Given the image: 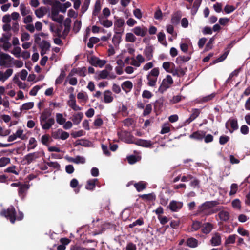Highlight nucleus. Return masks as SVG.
Listing matches in <instances>:
<instances>
[{"label":"nucleus","instance_id":"obj_1","mask_svg":"<svg viewBox=\"0 0 250 250\" xmlns=\"http://www.w3.org/2000/svg\"><path fill=\"white\" fill-rule=\"evenodd\" d=\"M71 20L70 18H67L63 24H59L56 26L55 28L51 25L50 31L55 33L54 36L62 38L65 39L68 35L71 27Z\"/></svg>","mask_w":250,"mask_h":250},{"label":"nucleus","instance_id":"obj_2","mask_svg":"<svg viewBox=\"0 0 250 250\" xmlns=\"http://www.w3.org/2000/svg\"><path fill=\"white\" fill-rule=\"evenodd\" d=\"M219 204L218 201H206L198 207V213L206 215L211 214L209 209L216 206Z\"/></svg>","mask_w":250,"mask_h":250},{"label":"nucleus","instance_id":"obj_3","mask_svg":"<svg viewBox=\"0 0 250 250\" xmlns=\"http://www.w3.org/2000/svg\"><path fill=\"white\" fill-rule=\"evenodd\" d=\"M0 214L9 219L10 222L12 224H14L16 220V211L13 206H10L6 209H2Z\"/></svg>","mask_w":250,"mask_h":250},{"label":"nucleus","instance_id":"obj_4","mask_svg":"<svg viewBox=\"0 0 250 250\" xmlns=\"http://www.w3.org/2000/svg\"><path fill=\"white\" fill-rule=\"evenodd\" d=\"M173 81L170 75H167L166 78L163 80L162 82L158 88V91L163 94L167 89L173 84Z\"/></svg>","mask_w":250,"mask_h":250},{"label":"nucleus","instance_id":"obj_5","mask_svg":"<svg viewBox=\"0 0 250 250\" xmlns=\"http://www.w3.org/2000/svg\"><path fill=\"white\" fill-rule=\"evenodd\" d=\"M44 155V152L43 151L30 153L24 156L23 160H26L27 161V164L29 165L35 159L39 158Z\"/></svg>","mask_w":250,"mask_h":250},{"label":"nucleus","instance_id":"obj_6","mask_svg":"<svg viewBox=\"0 0 250 250\" xmlns=\"http://www.w3.org/2000/svg\"><path fill=\"white\" fill-rule=\"evenodd\" d=\"M226 129L232 133L234 130L238 129V125L236 119H229L225 125Z\"/></svg>","mask_w":250,"mask_h":250},{"label":"nucleus","instance_id":"obj_7","mask_svg":"<svg viewBox=\"0 0 250 250\" xmlns=\"http://www.w3.org/2000/svg\"><path fill=\"white\" fill-rule=\"evenodd\" d=\"M120 136L125 143L128 144H134L135 138L130 132L125 130L121 132Z\"/></svg>","mask_w":250,"mask_h":250},{"label":"nucleus","instance_id":"obj_8","mask_svg":"<svg viewBox=\"0 0 250 250\" xmlns=\"http://www.w3.org/2000/svg\"><path fill=\"white\" fill-rule=\"evenodd\" d=\"M90 64L95 67L99 66L101 68L104 66L106 63V61L104 60H100L97 57L92 56L90 59Z\"/></svg>","mask_w":250,"mask_h":250},{"label":"nucleus","instance_id":"obj_9","mask_svg":"<svg viewBox=\"0 0 250 250\" xmlns=\"http://www.w3.org/2000/svg\"><path fill=\"white\" fill-rule=\"evenodd\" d=\"M183 205V203L181 202L172 200L170 202L168 207L172 211L176 212L182 208Z\"/></svg>","mask_w":250,"mask_h":250},{"label":"nucleus","instance_id":"obj_10","mask_svg":"<svg viewBox=\"0 0 250 250\" xmlns=\"http://www.w3.org/2000/svg\"><path fill=\"white\" fill-rule=\"evenodd\" d=\"M200 113V111L199 109L197 108L192 109V114L190 115V117L185 121L184 125H187L189 124L199 116Z\"/></svg>","mask_w":250,"mask_h":250},{"label":"nucleus","instance_id":"obj_11","mask_svg":"<svg viewBox=\"0 0 250 250\" xmlns=\"http://www.w3.org/2000/svg\"><path fill=\"white\" fill-rule=\"evenodd\" d=\"M134 144L137 146L145 147H152L153 143L150 140H143L141 139H137L136 141L134 142Z\"/></svg>","mask_w":250,"mask_h":250},{"label":"nucleus","instance_id":"obj_12","mask_svg":"<svg viewBox=\"0 0 250 250\" xmlns=\"http://www.w3.org/2000/svg\"><path fill=\"white\" fill-rule=\"evenodd\" d=\"M86 243H93V247L87 248L83 247H80L77 245L72 246L71 247L70 250H94L95 248L97 247V242L95 240H87Z\"/></svg>","mask_w":250,"mask_h":250},{"label":"nucleus","instance_id":"obj_13","mask_svg":"<svg viewBox=\"0 0 250 250\" xmlns=\"http://www.w3.org/2000/svg\"><path fill=\"white\" fill-rule=\"evenodd\" d=\"M206 132L202 130L194 132L190 135V138L195 140H202L205 137Z\"/></svg>","mask_w":250,"mask_h":250},{"label":"nucleus","instance_id":"obj_14","mask_svg":"<svg viewBox=\"0 0 250 250\" xmlns=\"http://www.w3.org/2000/svg\"><path fill=\"white\" fill-rule=\"evenodd\" d=\"M55 120L53 118H50L46 121L40 123L42 128L44 130H48L54 124Z\"/></svg>","mask_w":250,"mask_h":250},{"label":"nucleus","instance_id":"obj_15","mask_svg":"<svg viewBox=\"0 0 250 250\" xmlns=\"http://www.w3.org/2000/svg\"><path fill=\"white\" fill-rule=\"evenodd\" d=\"M13 58L8 54L2 53L0 54V66H5L6 61L11 62Z\"/></svg>","mask_w":250,"mask_h":250},{"label":"nucleus","instance_id":"obj_16","mask_svg":"<svg viewBox=\"0 0 250 250\" xmlns=\"http://www.w3.org/2000/svg\"><path fill=\"white\" fill-rule=\"evenodd\" d=\"M100 23L105 27H110L112 25V21L107 19V17H98Z\"/></svg>","mask_w":250,"mask_h":250},{"label":"nucleus","instance_id":"obj_17","mask_svg":"<svg viewBox=\"0 0 250 250\" xmlns=\"http://www.w3.org/2000/svg\"><path fill=\"white\" fill-rule=\"evenodd\" d=\"M201 228L202 232L204 234H208L213 229V225L210 223H205L202 224Z\"/></svg>","mask_w":250,"mask_h":250},{"label":"nucleus","instance_id":"obj_18","mask_svg":"<svg viewBox=\"0 0 250 250\" xmlns=\"http://www.w3.org/2000/svg\"><path fill=\"white\" fill-rule=\"evenodd\" d=\"M112 92L109 90H105L104 93V101L105 103H110L114 99Z\"/></svg>","mask_w":250,"mask_h":250},{"label":"nucleus","instance_id":"obj_19","mask_svg":"<svg viewBox=\"0 0 250 250\" xmlns=\"http://www.w3.org/2000/svg\"><path fill=\"white\" fill-rule=\"evenodd\" d=\"M12 73L13 69H7L5 73L0 71V81L4 82L12 75Z\"/></svg>","mask_w":250,"mask_h":250},{"label":"nucleus","instance_id":"obj_20","mask_svg":"<svg viewBox=\"0 0 250 250\" xmlns=\"http://www.w3.org/2000/svg\"><path fill=\"white\" fill-rule=\"evenodd\" d=\"M91 145V142L86 139H79L74 143L75 146L80 145L84 147H89Z\"/></svg>","mask_w":250,"mask_h":250},{"label":"nucleus","instance_id":"obj_21","mask_svg":"<svg viewBox=\"0 0 250 250\" xmlns=\"http://www.w3.org/2000/svg\"><path fill=\"white\" fill-rule=\"evenodd\" d=\"M83 117V114L82 112H78L75 113L73 116V118L72 119L74 125H78L80 123Z\"/></svg>","mask_w":250,"mask_h":250},{"label":"nucleus","instance_id":"obj_22","mask_svg":"<svg viewBox=\"0 0 250 250\" xmlns=\"http://www.w3.org/2000/svg\"><path fill=\"white\" fill-rule=\"evenodd\" d=\"M133 32L137 36L144 37L146 34L147 29L142 28L140 27L137 26L133 29Z\"/></svg>","mask_w":250,"mask_h":250},{"label":"nucleus","instance_id":"obj_23","mask_svg":"<svg viewBox=\"0 0 250 250\" xmlns=\"http://www.w3.org/2000/svg\"><path fill=\"white\" fill-rule=\"evenodd\" d=\"M51 112L49 110L45 109L41 114V116L40 117V123H42L43 122L46 121L49 118V117L51 116Z\"/></svg>","mask_w":250,"mask_h":250},{"label":"nucleus","instance_id":"obj_24","mask_svg":"<svg viewBox=\"0 0 250 250\" xmlns=\"http://www.w3.org/2000/svg\"><path fill=\"white\" fill-rule=\"evenodd\" d=\"M139 197L142 200L148 201H153L156 199V195L154 193H151L147 194L139 195Z\"/></svg>","mask_w":250,"mask_h":250},{"label":"nucleus","instance_id":"obj_25","mask_svg":"<svg viewBox=\"0 0 250 250\" xmlns=\"http://www.w3.org/2000/svg\"><path fill=\"white\" fill-rule=\"evenodd\" d=\"M153 47L152 46H149L144 50V53L148 60H150L153 57Z\"/></svg>","mask_w":250,"mask_h":250},{"label":"nucleus","instance_id":"obj_26","mask_svg":"<svg viewBox=\"0 0 250 250\" xmlns=\"http://www.w3.org/2000/svg\"><path fill=\"white\" fill-rule=\"evenodd\" d=\"M58 2H59V1L55 0L51 5V16H59V4H58Z\"/></svg>","mask_w":250,"mask_h":250},{"label":"nucleus","instance_id":"obj_27","mask_svg":"<svg viewBox=\"0 0 250 250\" xmlns=\"http://www.w3.org/2000/svg\"><path fill=\"white\" fill-rule=\"evenodd\" d=\"M211 243L213 246H218L221 244V236L218 233H216L212 237Z\"/></svg>","mask_w":250,"mask_h":250},{"label":"nucleus","instance_id":"obj_28","mask_svg":"<svg viewBox=\"0 0 250 250\" xmlns=\"http://www.w3.org/2000/svg\"><path fill=\"white\" fill-rule=\"evenodd\" d=\"M191 57L190 56H179L176 58L175 62L178 64L182 65L183 63L189 61Z\"/></svg>","mask_w":250,"mask_h":250},{"label":"nucleus","instance_id":"obj_29","mask_svg":"<svg viewBox=\"0 0 250 250\" xmlns=\"http://www.w3.org/2000/svg\"><path fill=\"white\" fill-rule=\"evenodd\" d=\"M101 10L100 0H96L92 12V16H97Z\"/></svg>","mask_w":250,"mask_h":250},{"label":"nucleus","instance_id":"obj_30","mask_svg":"<svg viewBox=\"0 0 250 250\" xmlns=\"http://www.w3.org/2000/svg\"><path fill=\"white\" fill-rule=\"evenodd\" d=\"M49 11V8L46 7H41L35 11L36 16H44Z\"/></svg>","mask_w":250,"mask_h":250},{"label":"nucleus","instance_id":"obj_31","mask_svg":"<svg viewBox=\"0 0 250 250\" xmlns=\"http://www.w3.org/2000/svg\"><path fill=\"white\" fill-rule=\"evenodd\" d=\"M146 183L144 181H140L134 184V186L138 192H141L146 189Z\"/></svg>","mask_w":250,"mask_h":250},{"label":"nucleus","instance_id":"obj_32","mask_svg":"<svg viewBox=\"0 0 250 250\" xmlns=\"http://www.w3.org/2000/svg\"><path fill=\"white\" fill-rule=\"evenodd\" d=\"M218 216L221 221L226 222L229 220L230 215L229 212L222 210L219 212Z\"/></svg>","mask_w":250,"mask_h":250},{"label":"nucleus","instance_id":"obj_33","mask_svg":"<svg viewBox=\"0 0 250 250\" xmlns=\"http://www.w3.org/2000/svg\"><path fill=\"white\" fill-rule=\"evenodd\" d=\"M122 89L125 91L128 92L130 91L133 87V84L131 81H126L124 82L122 84Z\"/></svg>","mask_w":250,"mask_h":250},{"label":"nucleus","instance_id":"obj_34","mask_svg":"<svg viewBox=\"0 0 250 250\" xmlns=\"http://www.w3.org/2000/svg\"><path fill=\"white\" fill-rule=\"evenodd\" d=\"M97 181V179H94L87 181V184L85 186L86 189L93 190L95 188L96 182Z\"/></svg>","mask_w":250,"mask_h":250},{"label":"nucleus","instance_id":"obj_35","mask_svg":"<svg viewBox=\"0 0 250 250\" xmlns=\"http://www.w3.org/2000/svg\"><path fill=\"white\" fill-rule=\"evenodd\" d=\"M29 187L28 185L25 184H22L21 185L19 188L18 194L20 196H23Z\"/></svg>","mask_w":250,"mask_h":250},{"label":"nucleus","instance_id":"obj_36","mask_svg":"<svg viewBox=\"0 0 250 250\" xmlns=\"http://www.w3.org/2000/svg\"><path fill=\"white\" fill-rule=\"evenodd\" d=\"M146 78L148 80L147 85L151 87H154L156 85L157 78L147 75Z\"/></svg>","mask_w":250,"mask_h":250},{"label":"nucleus","instance_id":"obj_37","mask_svg":"<svg viewBox=\"0 0 250 250\" xmlns=\"http://www.w3.org/2000/svg\"><path fill=\"white\" fill-rule=\"evenodd\" d=\"M86 69L85 67L79 68L72 69V72H74L75 74H78L80 76L84 77L85 76V72Z\"/></svg>","mask_w":250,"mask_h":250},{"label":"nucleus","instance_id":"obj_38","mask_svg":"<svg viewBox=\"0 0 250 250\" xmlns=\"http://www.w3.org/2000/svg\"><path fill=\"white\" fill-rule=\"evenodd\" d=\"M121 40V32H116L115 35H114L112 38V42L114 45L116 46L119 45Z\"/></svg>","mask_w":250,"mask_h":250},{"label":"nucleus","instance_id":"obj_39","mask_svg":"<svg viewBox=\"0 0 250 250\" xmlns=\"http://www.w3.org/2000/svg\"><path fill=\"white\" fill-rule=\"evenodd\" d=\"M187 244L191 248H195L198 245V240L194 238H188L187 241Z\"/></svg>","mask_w":250,"mask_h":250},{"label":"nucleus","instance_id":"obj_40","mask_svg":"<svg viewBox=\"0 0 250 250\" xmlns=\"http://www.w3.org/2000/svg\"><path fill=\"white\" fill-rule=\"evenodd\" d=\"M229 52V50H226L225 52L221 56L214 60L212 63L215 64L216 63L223 61L224 60H225Z\"/></svg>","mask_w":250,"mask_h":250},{"label":"nucleus","instance_id":"obj_41","mask_svg":"<svg viewBox=\"0 0 250 250\" xmlns=\"http://www.w3.org/2000/svg\"><path fill=\"white\" fill-rule=\"evenodd\" d=\"M229 52V50H226L225 52L221 56L214 60L212 63L215 64L216 63L223 61L224 60H225Z\"/></svg>","mask_w":250,"mask_h":250},{"label":"nucleus","instance_id":"obj_42","mask_svg":"<svg viewBox=\"0 0 250 250\" xmlns=\"http://www.w3.org/2000/svg\"><path fill=\"white\" fill-rule=\"evenodd\" d=\"M163 102L164 100L163 98H160L157 100L154 104V109L155 110H160L163 106Z\"/></svg>","mask_w":250,"mask_h":250},{"label":"nucleus","instance_id":"obj_43","mask_svg":"<svg viewBox=\"0 0 250 250\" xmlns=\"http://www.w3.org/2000/svg\"><path fill=\"white\" fill-rule=\"evenodd\" d=\"M37 146V142L35 138L31 137L29 141V146L27 147V151L34 149Z\"/></svg>","mask_w":250,"mask_h":250},{"label":"nucleus","instance_id":"obj_44","mask_svg":"<svg viewBox=\"0 0 250 250\" xmlns=\"http://www.w3.org/2000/svg\"><path fill=\"white\" fill-rule=\"evenodd\" d=\"M39 46L41 49L47 51L49 50L50 48V44L48 42L43 40L39 44Z\"/></svg>","mask_w":250,"mask_h":250},{"label":"nucleus","instance_id":"obj_45","mask_svg":"<svg viewBox=\"0 0 250 250\" xmlns=\"http://www.w3.org/2000/svg\"><path fill=\"white\" fill-rule=\"evenodd\" d=\"M232 207L238 210H241V202L239 199H235L233 200L231 202Z\"/></svg>","mask_w":250,"mask_h":250},{"label":"nucleus","instance_id":"obj_46","mask_svg":"<svg viewBox=\"0 0 250 250\" xmlns=\"http://www.w3.org/2000/svg\"><path fill=\"white\" fill-rule=\"evenodd\" d=\"M108 75H109V74L108 71H107V70H103L100 71V73L97 77V79H104L107 78Z\"/></svg>","mask_w":250,"mask_h":250},{"label":"nucleus","instance_id":"obj_47","mask_svg":"<svg viewBox=\"0 0 250 250\" xmlns=\"http://www.w3.org/2000/svg\"><path fill=\"white\" fill-rule=\"evenodd\" d=\"M81 27V21L76 20L74 22L73 27V31L75 33H77L80 30Z\"/></svg>","mask_w":250,"mask_h":250},{"label":"nucleus","instance_id":"obj_48","mask_svg":"<svg viewBox=\"0 0 250 250\" xmlns=\"http://www.w3.org/2000/svg\"><path fill=\"white\" fill-rule=\"evenodd\" d=\"M33 102H28L22 104L21 107V110H27L32 109L34 106Z\"/></svg>","mask_w":250,"mask_h":250},{"label":"nucleus","instance_id":"obj_49","mask_svg":"<svg viewBox=\"0 0 250 250\" xmlns=\"http://www.w3.org/2000/svg\"><path fill=\"white\" fill-rule=\"evenodd\" d=\"M158 40L159 42L165 45H167V42L165 41V35L163 32H159L158 34Z\"/></svg>","mask_w":250,"mask_h":250},{"label":"nucleus","instance_id":"obj_50","mask_svg":"<svg viewBox=\"0 0 250 250\" xmlns=\"http://www.w3.org/2000/svg\"><path fill=\"white\" fill-rule=\"evenodd\" d=\"M238 186L237 184L233 183L230 186V191L229 192V195L232 196L235 195L238 190Z\"/></svg>","mask_w":250,"mask_h":250},{"label":"nucleus","instance_id":"obj_51","mask_svg":"<svg viewBox=\"0 0 250 250\" xmlns=\"http://www.w3.org/2000/svg\"><path fill=\"white\" fill-rule=\"evenodd\" d=\"M144 223L143 218L141 217L138 219L135 222H133L132 224H129L128 227L129 228H133L137 225L141 226L144 224Z\"/></svg>","mask_w":250,"mask_h":250},{"label":"nucleus","instance_id":"obj_52","mask_svg":"<svg viewBox=\"0 0 250 250\" xmlns=\"http://www.w3.org/2000/svg\"><path fill=\"white\" fill-rule=\"evenodd\" d=\"M56 121L57 122L61 125H63L66 119L63 117L62 114L61 113H57L56 114Z\"/></svg>","mask_w":250,"mask_h":250},{"label":"nucleus","instance_id":"obj_53","mask_svg":"<svg viewBox=\"0 0 250 250\" xmlns=\"http://www.w3.org/2000/svg\"><path fill=\"white\" fill-rule=\"evenodd\" d=\"M10 163V159L3 157L0 159V167H3Z\"/></svg>","mask_w":250,"mask_h":250},{"label":"nucleus","instance_id":"obj_54","mask_svg":"<svg viewBox=\"0 0 250 250\" xmlns=\"http://www.w3.org/2000/svg\"><path fill=\"white\" fill-rule=\"evenodd\" d=\"M44 162L45 163V161H44ZM46 164L49 167L57 170H59L60 169V165L57 162H46Z\"/></svg>","mask_w":250,"mask_h":250},{"label":"nucleus","instance_id":"obj_55","mask_svg":"<svg viewBox=\"0 0 250 250\" xmlns=\"http://www.w3.org/2000/svg\"><path fill=\"white\" fill-rule=\"evenodd\" d=\"M136 39L135 36L132 33H127L126 34L125 40L126 42H134Z\"/></svg>","mask_w":250,"mask_h":250},{"label":"nucleus","instance_id":"obj_56","mask_svg":"<svg viewBox=\"0 0 250 250\" xmlns=\"http://www.w3.org/2000/svg\"><path fill=\"white\" fill-rule=\"evenodd\" d=\"M229 139L230 138L229 136L222 135L220 137L219 142L220 145H224L229 140Z\"/></svg>","mask_w":250,"mask_h":250},{"label":"nucleus","instance_id":"obj_57","mask_svg":"<svg viewBox=\"0 0 250 250\" xmlns=\"http://www.w3.org/2000/svg\"><path fill=\"white\" fill-rule=\"evenodd\" d=\"M202 224V222L200 221H194L192 222V229L193 230L196 231L201 228Z\"/></svg>","mask_w":250,"mask_h":250},{"label":"nucleus","instance_id":"obj_58","mask_svg":"<svg viewBox=\"0 0 250 250\" xmlns=\"http://www.w3.org/2000/svg\"><path fill=\"white\" fill-rule=\"evenodd\" d=\"M90 0H85L81 8V13L83 14L88 9Z\"/></svg>","mask_w":250,"mask_h":250},{"label":"nucleus","instance_id":"obj_59","mask_svg":"<svg viewBox=\"0 0 250 250\" xmlns=\"http://www.w3.org/2000/svg\"><path fill=\"white\" fill-rule=\"evenodd\" d=\"M152 111V105L150 104H147L143 112V116H146L149 115Z\"/></svg>","mask_w":250,"mask_h":250},{"label":"nucleus","instance_id":"obj_60","mask_svg":"<svg viewBox=\"0 0 250 250\" xmlns=\"http://www.w3.org/2000/svg\"><path fill=\"white\" fill-rule=\"evenodd\" d=\"M236 236H237L235 234L229 236L228 238L226 240L225 244H234L235 242V239Z\"/></svg>","mask_w":250,"mask_h":250},{"label":"nucleus","instance_id":"obj_61","mask_svg":"<svg viewBox=\"0 0 250 250\" xmlns=\"http://www.w3.org/2000/svg\"><path fill=\"white\" fill-rule=\"evenodd\" d=\"M171 64H172L173 66H174V64L173 63L170 62H163V68L167 72H170V68Z\"/></svg>","mask_w":250,"mask_h":250},{"label":"nucleus","instance_id":"obj_62","mask_svg":"<svg viewBox=\"0 0 250 250\" xmlns=\"http://www.w3.org/2000/svg\"><path fill=\"white\" fill-rule=\"evenodd\" d=\"M215 96V93H211L210 95L203 97L201 99V102L205 103V102H207L209 101H211L214 98Z\"/></svg>","mask_w":250,"mask_h":250},{"label":"nucleus","instance_id":"obj_63","mask_svg":"<svg viewBox=\"0 0 250 250\" xmlns=\"http://www.w3.org/2000/svg\"><path fill=\"white\" fill-rule=\"evenodd\" d=\"M215 40V37L213 36L210 38L209 41L206 45L205 49L206 51H208L212 48V44Z\"/></svg>","mask_w":250,"mask_h":250},{"label":"nucleus","instance_id":"obj_64","mask_svg":"<svg viewBox=\"0 0 250 250\" xmlns=\"http://www.w3.org/2000/svg\"><path fill=\"white\" fill-rule=\"evenodd\" d=\"M153 94L147 90H145L142 93V97L143 98L150 99L153 96Z\"/></svg>","mask_w":250,"mask_h":250}]
</instances>
